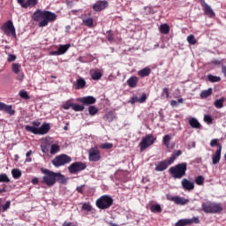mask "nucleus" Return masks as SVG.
Returning a JSON list of instances; mask_svg holds the SVG:
<instances>
[{"label":"nucleus","mask_w":226,"mask_h":226,"mask_svg":"<svg viewBox=\"0 0 226 226\" xmlns=\"http://www.w3.org/2000/svg\"><path fill=\"white\" fill-rule=\"evenodd\" d=\"M166 94V98H169L170 94H169V88L168 87H164L162 89V95Z\"/></svg>","instance_id":"bf43d9fd"},{"label":"nucleus","mask_w":226,"mask_h":226,"mask_svg":"<svg viewBox=\"0 0 226 226\" xmlns=\"http://www.w3.org/2000/svg\"><path fill=\"white\" fill-rule=\"evenodd\" d=\"M192 223H200V220H199V217H192L191 219H180L177 222H176L175 226H186L192 225Z\"/></svg>","instance_id":"4468645a"},{"label":"nucleus","mask_w":226,"mask_h":226,"mask_svg":"<svg viewBox=\"0 0 226 226\" xmlns=\"http://www.w3.org/2000/svg\"><path fill=\"white\" fill-rule=\"evenodd\" d=\"M195 183H196V185H198L199 186L204 185V177H202V176H198V177L195 178Z\"/></svg>","instance_id":"49530a36"},{"label":"nucleus","mask_w":226,"mask_h":226,"mask_svg":"<svg viewBox=\"0 0 226 226\" xmlns=\"http://www.w3.org/2000/svg\"><path fill=\"white\" fill-rule=\"evenodd\" d=\"M41 151H42V153L47 154V153H49V148H47L46 146H41Z\"/></svg>","instance_id":"0e129e2a"},{"label":"nucleus","mask_w":226,"mask_h":226,"mask_svg":"<svg viewBox=\"0 0 226 226\" xmlns=\"http://www.w3.org/2000/svg\"><path fill=\"white\" fill-rule=\"evenodd\" d=\"M73 107V103L70 102H66L65 103L63 104V109L64 110H70V108Z\"/></svg>","instance_id":"3c124183"},{"label":"nucleus","mask_w":226,"mask_h":226,"mask_svg":"<svg viewBox=\"0 0 226 226\" xmlns=\"http://www.w3.org/2000/svg\"><path fill=\"white\" fill-rule=\"evenodd\" d=\"M10 206H11V201L7 200L6 203L2 206L3 213H4L5 211H8V209H10Z\"/></svg>","instance_id":"09e8293b"},{"label":"nucleus","mask_w":226,"mask_h":226,"mask_svg":"<svg viewBox=\"0 0 226 226\" xmlns=\"http://www.w3.org/2000/svg\"><path fill=\"white\" fill-rule=\"evenodd\" d=\"M20 98H23V100H29L31 97L29 96V94H27V91L21 90L19 92Z\"/></svg>","instance_id":"c03bdc74"},{"label":"nucleus","mask_w":226,"mask_h":226,"mask_svg":"<svg viewBox=\"0 0 226 226\" xmlns=\"http://www.w3.org/2000/svg\"><path fill=\"white\" fill-rule=\"evenodd\" d=\"M187 164L186 162H182L177 164L175 167H171L169 170L170 174L174 177V179H181L186 176Z\"/></svg>","instance_id":"7ed1b4c3"},{"label":"nucleus","mask_w":226,"mask_h":226,"mask_svg":"<svg viewBox=\"0 0 226 226\" xmlns=\"http://www.w3.org/2000/svg\"><path fill=\"white\" fill-rule=\"evenodd\" d=\"M187 41L190 45H195V43H197V39H195V35L191 34L187 36Z\"/></svg>","instance_id":"37998d69"},{"label":"nucleus","mask_w":226,"mask_h":226,"mask_svg":"<svg viewBox=\"0 0 226 226\" xmlns=\"http://www.w3.org/2000/svg\"><path fill=\"white\" fill-rule=\"evenodd\" d=\"M129 103H132V105H133L134 103H140V101L138 96H133L129 101Z\"/></svg>","instance_id":"864d4df0"},{"label":"nucleus","mask_w":226,"mask_h":226,"mask_svg":"<svg viewBox=\"0 0 226 226\" xmlns=\"http://www.w3.org/2000/svg\"><path fill=\"white\" fill-rule=\"evenodd\" d=\"M106 119L109 121V123H112L114 121V113L109 112L106 115Z\"/></svg>","instance_id":"603ef678"},{"label":"nucleus","mask_w":226,"mask_h":226,"mask_svg":"<svg viewBox=\"0 0 226 226\" xmlns=\"http://www.w3.org/2000/svg\"><path fill=\"white\" fill-rule=\"evenodd\" d=\"M15 59H17V56L10 54L8 56L7 61H8V63H13V61H15Z\"/></svg>","instance_id":"5fc2aeb1"},{"label":"nucleus","mask_w":226,"mask_h":226,"mask_svg":"<svg viewBox=\"0 0 226 226\" xmlns=\"http://www.w3.org/2000/svg\"><path fill=\"white\" fill-rule=\"evenodd\" d=\"M1 110L9 114V116H15V109H13V106L0 102V111Z\"/></svg>","instance_id":"6ab92c4d"},{"label":"nucleus","mask_w":226,"mask_h":226,"mask_svg":"<svg viewBox=\"0 0 226 226\" xmlns=\"http://www.w3.org/2000/svg\"><path fill=\"white\" fill-rule=\"evenodd\" d=\"M211 147H217L215 154L212 155V162L214 165L220 163V158H222V144L218 142V139H214L210 141Z\"/></svg>","instance_id":"423d86ee"},{"label":"nucleus","mask_w":226,"mask_h":226,"mask_svg":"<svg viewBox=\"0 0 226 226\" xmlns=\"http://www.w3.org/2000/svg\"><path fill=\"white\" fill-rule=\"evenodd\" d=\"M20 68H21L20 64H17V63L12 64L11 70L13 73H15L16 75H19V72H20Z\"/></svg>","instance_id":"58836bf2"},{"label":"nucleus","mask_w":226,"mask_h":226,"mask_svg":"<svg viewBox=\"0 0 226 226\" xmlns=\"http://www.w3.org/2000/svg\"><path fill=\"white\" fill-rule=\"evenodd\" d=\"M102 72H94L91 74V78L93 79V80H100V79H102Z\"/></svg>","instance_id":"79ce46f5"},{"label":"nucleus","mask_w":226,"mask_h":226,"mask_svg":"<svg viewBox=\"0 0 226 226\" xmlns=\"http://www.w3.org/2000/svg\"><path fill=\"white\" fill-rule=\"evenodd\" d=\"M223 102H225L224 98L217 99L215 101L214 105L216 109H222L223 107Z\"/></svg>","instance_id":"72a5a7b5"},{"label":"nucleus","mask_w":226,"mask_h":226,"mask_svg":"<svg viewBox=\"0 0 226 226\" xmlns=\"http://www.w3.org/2000/svg\"><path fill=\"white\" fill-rule=\"evenodd\" d=\"M212 63L213 64H220L222 62L219 60H213Z\"/></svg>","instance_id":"338daca9"},{"label":"nucleus","mask_w":226,"mask_h":226,"mask_svg":"<svg viewBox=\"0 0 226 226\" xmlns=\"http://www.w3.org/2000/svg\"><path fill=\"white\" fill-rule=\"evenodd\" d=\"M71 45L70 44H64V45H60L58 47V54H60V56H63V54H66V52H68V49H70Z\"/></svg>","instance_id":"c85d7f7f"},{"label":"nucleus","mask_w":226,"mask_h":226,"mask_svg":"<svg viewBox=\"0 0 226 226\" xmlns=\"http://www.w3.org/2000/svg\"><path fill=\"white\" fill-rule=\"evenodd\" d=\"M159 31H160V33H162V34H169V33H170V26H169V25H167L166 23H164V24H162V25L160 26Z\"/></svg>","instance_id":"cd10ccee"},{"label":"nucleus","mask_w":226,"mask_h":226,"mask_svg":"<svg viewBox=\"0 0 226 226\" xmlns=\"http://www.w3.org/2000/svg\"><path fill=\"white\" fill-rule=\"evenodd\" d=\"M49 56H60L58 49L56 51H50Z\"/></svg>","instance_id":"e2e57ef3"},{"label":"nucleus","mask_w":226,"mask_h":226,"mask_svg":"<svg viewBox=\"0 0 226 226\" xmlns=\"http://www.w3.org/2000/svg\"><path fill=\"white\" fill-rule=\"evenodd\" d=\"M189 124L192 128H194L195 130H200V128H202V125L195 117L189 118Z\"/></svg>","instance_id":"5701e85b"},{"label":"nucleus","mask_w":226,"mask_h":226,"mask_svg":"<svg viewBox=\"0 0 226 226\" xmlns=\"http://www.w3.org/2000/svg\"><path fill=\"white\" fill-rule=\"evenodd\" d=\"M170 105H171V107H177V105H178L177 101L172 100L170 102Z\"/></svg>","instance_id":"69168bd1"},{"label":"nucleus","mask_w":226,"mask_h":226,"mask_svg":"<svg viewBox=\"0 0 226 226\" xmlns=\"http://www.w3.org/2000/svg\"><path fill=\"white\" fill-rule=\"evenodd\" d=\"M32 124H33V128H38L41 124V123H40V121H34V122H32Z\"/></svg>","instance_id":"13d9d810"},{"label":"nucleus","mask_w":226,"mask_h":226,"mask_svg":"<svg viewBox=\"0 0 226 226\" xmlns=\"http://www.w3.org/2000/svg\"><path fill=\"white\" fill-rule=\"evenodd\" d=\"M0 183H10V178H8V175L0 174Z\"/></svg>","instance_id":"a18cd8bd"},{"label":"nucleus","mask_w":226,"mask_h":226,"mask_svg":"<svg viewBox=\"0 0 226 226\" xmlns=\"http://www.w3.org/2000/svg\"><path fill=\"white\" fill-rule=\"evenodd\" d=\"M2 30L4 34L7 36H12L13 38H17V34L15 32V26H13V21L8 20L3 26Z\"/></svg>","instance_id":"9b49d317"},{"label":"nucleus","mask_w":226,"mask_h":226,"mask_svg":"<svg viewBox=\"0 0 226 226\" xmlns=\"http://www.w3.org/2000/svg\"><path fill=\"white\" fill-rule=\"evenodd\" d=\"M155 141L156 137H154L153 134H147L139 142L140 151H146V149L150 147V146H153Z\"/></svg>","instance_id":"6e6552de"},{"label":"nucleus","mask_w":226,"mask_h":226,"mask_svg":"<svg viewBox=\"0 0 226 226\" xmlns=\"http://www.w3.org/2000/svg\"><path fill=\"white\" fill-rule=\"evenodd\" d=\"M11 174L14 179H19L22 176V172L18 169H13Z\"/></svg>","instance_id":"c9c22d12"},{"label":"nucleus","mask_w":226,"mask_h":226,"mask_svg":"<svg viewBox=\"0 0 226 226\" xmlns=\"http://www.w3.org/2000/svg\"><path fill=\"white\" fill-rule=\"evenodd\" d=\"M83 24L84 26H87V27H93L94 26L93 18L83 19Z\"/></svg>","instance_id":"f704fd0d"},{"label":"nucleus","mask_w":226,"mask_h":226,"mask_svg":"<svg viewBox=\"0 0 226 226\" xmlns=\"http://www.w3.org/2000/svg\"><path fill=\"white\" fill-rule=\"evenodd\" d=\"M41 172L44 174L42 179L40 180L41 185H47L49 188H52L56 183H60V185H66L68 181L64 175L61 173H56L48 169H41Z\"/></svg>","instance_id":"f257e3e1"},{"label":"nucleus","mask_w":226,"mask_h":226,"mask_svg":"<svg viewBox=\"0 0 226 226\" xmlns=\"http://www.w3.org/2000/svg\"><path fill=\"white\" fill-rule=\"evenodd\" d=\"M86 87V79L83 78H79L76 81V87L75 89H84Z\"/></svg>","instance_id":"bb28decb"},{"label":"nucleus","mask_w":226,"mask_h":226,"mask_svg":"<svg viewBox=\"0 0 226 226\" xmlns=\"http://www.w3.org/2000/svg\"><path fill=\"white\" fill-rule=\"evenodd\" d=\"M72 162V157L66 154H62L56 155L52 161L51 163L54 167H63L68 163Z\"/></svg>","instance_id":"0eeeda50"},{"label":"nucleus","mask_w":226,"mask_h":226,"mask_svg":"<svg viewBox=\"0 0 226 226\" xmlns=\"http://www.w3.org/2000/svg\"><path fill=\"white\" fill-rule=\"evenodd\" d=\"M181 185H182V188H184V190H187L188 192H192V190L195 188V183L186 178H184L181 181Z\"/></svg>","instance_id":"412c9836"},{"label":"nucleus","mask_w":226,"mask_h":226,"mask_svg":"<svg viewBox=\"0 0 226 226\" xmlns=\"http://www.w3.org/2000/svg\"><path fill=\"white\" fill-rule=\"evenodd\" d=\"M222 72H223L224 76L226 77V67L225 66H222Z\"/></svg>","instance_id":"774afa93"},{"label":"nucleus","mask_w":226,"mask_h":226,"mask_svg":"<svg viewBox=\"0 0 226 226\" xmlns=\"http://www.w3.org/2000/svg\"><path fill=\"white\" fill-rule=\"evenodd\" d=\"M84 188H86V185H81L76 188L79 193H84Z\"/></svg>","instance_id":"4d7b16f0"},{"label":"nucleus","mask_w":226,"mask_h":226,"mask_svg":"<svg viewBox=\"0 0 226 226\" xmlns=\"http://www.w3.org/2000/svg\"><path fill=\"white\" fill-rule=\"evenodd\" d=\"M18 79L22 82V80H24V74L23 72H19L18 75Z\"/></svg>","instance_id":"052dcab7"},{"label":"nucleus","mask_w":226,"mask_h":226,"mask_svg":"<svg viewBox=\"0 0 226 226\" xmlns=\"http://www.w3.org/2000/svg\"><path fill=\"white\" fill-rule=\"evenodd\" d=\"M95 204L99 209H109L114 204V200L112 197L105 194L97 199Z\"/></svg>","instance_id":"39448f33"},{"label":"nucleus","mask_w":226,"mask_h":226,"mask_svg":"<svg viewBox=\"0 0 226 226\" xmlns=\"http://www.w3.org/2000/svg\"><path fill=\"white\" fill-rule=\"evenodd\" d=\"M32 183L33 185H38L40 183V179H38V177H34L32 179Z\"/></svg>","instance_id":"680f3d73"},{"label":"nucleus","mask_w":226,"mask_h":226,"mask_svg":"<svg viewBox=\"0 0 226 226\" xmlns=\"http://www.w3.org/2000/svg\"><path fill=\"white\" fill-rule=\"evenodd\" d=\"M204 121L205 123H207V124H213V117L209 115H205L204 116Z\"/></svg>","instance_id":"8fccbe9b"},{"label":"nucleus","mask_w":226,"mask_h":226,"mask_svg":"<svg viewBox=\"0 0 226 226\" xmlns=\"http://www.w3.org/2000/svg\"><path fill=\"white\" fill-rule=\"evenodd\" d=\"M137 84H139V78L137 76H132L127 79V85L129 87H137Z\"/></svg>","instance_id":"b1692460"},{"label":"nucleus","mask_w":226,"mask_h":226,"mask_svg":"<svg viewBox=\"0 0 226 226\" xmlns=\"http://www.w3.org/2000/svg\"><path fill=\"white\" fill-rule=\"evenodd\" d=\"M72 110L75 112H82L84 110V105L72 103Z\"/></svg>","instance_id":"a19ab883"},{"label":"nucleus","mask_w":226,"mask_h":226,"mask_svg":"<svg viewBox=\"0 0 226 226\" xmlns=\"http://www.w3.org/2000/svg\"><path fill=\"white\" fill-rule=\"evenodd\" d=\"M166 199H167V200L175 202V204H178L179 206H185V204H188V202H189V200L185 198H181L179 196H172L170 194H167Z\"/></svg>","instance_id":"ddd939ff"},{"label":"nucleus","mask_w":226,"mask_h":226,"mask_svg":"<svg viewBox=\"0 0 226 226\" xmlns=\"http://www.w3.org/2000/svg\"><path fill=\"white\" fill-rule=\"evenodd\" d=\"M138 75L142 79H144V77H149V75H151V68L145 67L141 69L140 71L138 72Z\"/></svg>","instance_id":"393cba45"},{"label":"nucleus","mask_w":226,"mask_h":226,"mask_svg":"<svg viewBox=\"0 0 226 226\" xmlns=\"http://www.w3.org/2000/svg\"><path fill=\"white\" fill-rule=\"evenodd\" d=\"M150 211L152 213H162V206H160V204L152 205L150 207Z\"/></svg>","instance_id":"7c9ffc66"},{"label":"nucleus","mask_w":226,"mask_h":226,"mask_svg":"<svg viewBox=\"0 0 226 226\" xmlns=\"http://www.w3.org/2000/svg\"><path fill=\"white\" fill-rule=\"evenodd\" d=\"M18 4H20L21 8H34L38 4V0H17Z\"/></svg>","instance_id":"2eb2a0df"},{"label":"nucleus","mask_w":226,"mask_h":226,"mask_svg":"<svg viewBox=\"0 0 226 226\" xmlns=\"http://www.w3.org/2000/svg\"><path fill=\"white\" fill-rule=\"evenodd\" d=\"M100 147L102 149H112V147H114V145L112 143H103L101 144Z\"/></svg>","instance_id":"de8ad7c7"},{"label":"nucleus","mask_w":226,"mask_h":226,"mask_svg":"<svg viewBox=\"0 0 226 226\" xmlns=\"http://www.w3.org/2000/svg\"><path fill=\"white\" fill-rule=\"evenodd\" d=\"M213 94V88H208L207 90H203L200 96L202 100H204V98H207L208 96H211Z\"/></svg>","instance_id":"c756f323"},{"label":"nucleus","mask_w":226,"mask_h":226,"mask_svg":"<svg viewBox=\"0 0 226 226\" xmlns=\"http://www.w3.org/2000/svg\"><path fill=\"white\" fill-rule=\"evenodd\" d=\"M88 112L90 116H96L98 114V108L96 106H89L88 107Z\"/></svg>","instance_id":"4c0bfd02"},{"label":"nucleus","mask_w":226,"mask_h":226,"mask_svg":"<svg viewBox=\"0 0 226 226\" xmlns=\"http://www.w3.org/2000/svg\"><path fill=\"white\" fill-rule=\"evenodd\" d=\"M60 149H61V147H59V145H57V144L51 145L50 154H57V153H59Z\"/></svg>","instance_id":"473e14b6"},{"label":"nucleus","mask_w":226,"mask_h":226,"mask_svg":"<svg viewBox=\"0 0 226 226\" xmlns=\"http://www.w3.org/2000/svg\"><path fill=\"white\" fill-rule=\"evenodd\" d=\"M102 156L100 151L97 148H91L89 150V160L90 162H100Z\"/></svg>","instance_id":"aec40b11"},{"label":"nucleus","mask_w":226,"mask_h":226,"mask_svg":"<svg viewBox=\"0 0 226 226\" xmlns=\"http://www.w3.org/2000/svg\"><path fill=\"white\" fill-rule=\"evenodd\" d=\"M32 19L34 22H39V27H47L49 22H55L56 19H57V14L50 11L38 9L34 12Z\"/></svg>","instance_id":"f03ea898"},{"label":"nucleus","mask_w":226,"mask_h":226,"mask_svg":"<svg viewBox=\"0 0 226 226\" xmlns=\"http://www.w3.org/2000/svg\"><path fill=\"white\" fill-rule=\"evenodd\" d=\"M183 154V152L181 150H175L172 154L171 156L168 159L170 161V163H174V161L178 157Z\"/></svg>","instance_id":"a878e982"},{"label":"nucleus","mask_w":226,"mask_h":226,"mask_svg":"<svg viewBox=\"0 0 226 226\" xmlns=\"http://www.w3.org/2000/svg\"><path fill=\"white\" fill-rule=\"evenodd\" d=\"M139 103H145L146 100H147V95H146V93H143L141 97L139 98Z\"/></svg>","instance_id":"6e6d98bb"},{"label":"nucleus","mask_w":226,"mask_h":226,"mask_svg":"<svg viewBox=\"0 0 226 226\" xmlns=\"http://www.w3.org/2000/svg\"><path fill=\"white\" fill-rule=\"evenodd\" d=\"M207 79H208L209 82H213V83L220 82V80H222V78H220L219 76H215L212 74H208Z\"/></svg>","instance_id":"e433bc0d"},{"label":"nucleus","mask_w":226,"mask_h":226,"mask_svg":"<svg viewBox=\"0 0 226 226\" xmlns=\"http://www.w3.org/2000/svg\"><path fill=\"white\" fill-rule=\"evenodd\" d=\"M86 169H87V165H86V162H73L68 167L70 174H77V172H82V170H86Z\"/></svg>","instance_id":"9d476101"},{"label":"nucleus","mask_w":226,"mask_h":226,"mask_svg":"<svg viewBox=\"0 0 226 226\" xmlns=\"http://www.w3.org/2000/svg\"><path fill=\"white\" fill-rule=\"evenodd\" d=\"M78 101H79L80 103L86 106H89V105L92 106V105H94V103H96V98L93 95H87V96L79 98Z\"/></svg>","instance_id":"dca6fc26"},{"label":"nucleus","mask_w":226,"mask_h":226,"mask_svg":"<svg viewBox=\"0 0 226 226\" xmlns=\"http://www.w3.org/2000/svg\"><path fill=\"white\" fill-rule=\"evenodd\" d=\"M172 140V138L170 137V135L166 134L163 136L162 138V144H164V146L167 147V149H174V144L172 146H170V141Z\"/></svg>","instance_id":"4be33fe9"},{"label":"nucleus","mask_w":226,"mask_h":226,"mask_svg":"<svg viewBox=\"0 0 226 226\" xmlns=\"http://www.w3.org/2000/svg\"><path fill=\"white\" fill-rule=\"evenodd\" d=\"M200 3L203 8L205 15H207V17H210V19H213V17H215V11L211 8V6H209L206 3V0H200Z\"/></svg>","instance_id":"f3484780"},{"label":"nucleus","mask_w":226,"mask_h":226,"mask_svg":"<svg viewBox=\"0 0 226 226\" xmlns=\"http://www.w3.org/2000/svg\"><path fill=\"white\" fill-rule=\"evenodd\" d=\"M169 165H172V162L169 159L162 161L155 166V170L156 172H163V170L169 169Z\"/></svg>","instance_id":"a211bd4d"},{"label":"nucleus","mask_w":226,"mask_h":226,"mask_svg":"<svg viewBox=\"0 0 226 226\" xmlns=\"http://www.w3.org/2000/svg\"><path fill=\"white\" fill-rule=\"evenodd\" d=\"M106 38L108 40V41H109V43H114V33L112 32V30L107 31L106 32Z\"/></svg>","instance_id":"2f4dec72"},{"label":"nucleus","mask_w":226,"mask_h":226,"mask_svg":"<svg viewBox=\"0 0 226 226\" xmlns=\"http://www.w3.org/2000/svg\"><path fill=\"white\" fill-rule=\"evenodd\" d=\"M106 8H109V1L107 0H98L93 4L94 11H103Z\"/></svg>","instance_id":"f8f14e48"},{"label":"nucleus","mask_w":226,"mask_h":226,"mask_svg":"<svg viewBox=\"0 0 226 226\" xmlns=\"http://www.w3.org/2000/svg\"><path fill=\"white\" fill-rule=\"evenodd\" d=\"M202 210L204 213L215 214V213H221L222 206L216 203H211L209 201L202 204Z\"/></svg>","instance_id":"1a4fd4ad"},{"label":"nucleus","mask_w":226,"mask_h":226,"mask_svg":"<svg viewBox=\"0 0 226 226\" xmlns=\"http://www.w3.org/2000/svg\"><path fill=\"white\" fill-rule=\"evenodd\" d=\"M25 130L26 132H30V133H34V135H47L50 131V124L44 123L39 128L32 127L31 125H26Z\"/></svg>","instance_id":"20e7f679"},{"label":"nucleus","mask_w":226,"mask_h":226,"mask_svg":"<svg viewBox=\"0 0 226 226\" xmlns=\"http://www.w3.org/2000/svg\"><path fill=\"white\" fill-rule=\"evenodd\" d=\"M82 210L87 211V213H90V211H93V207L91 206V203H87V202L83 203Z\"/></svg>","instance_id":"ea45409f"}]
</instances>
